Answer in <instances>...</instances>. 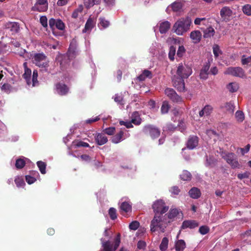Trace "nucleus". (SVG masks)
Returning a JSON list of instances; mask_svg holds the SVG:
<instances>
[{
	"label": "nucleus",
	"mask_w": 251,
	"mask_h": 251,
	"mask_svg": "<svg viewBox=\"0 0 251 251\" xmlns=\"http://www.w3.org/2000/svg\"><path fill=\"white\" fill-rule=\"evenodd\" d=\"M198 143L199 138L197 136H190L186 144L187 148L193 150L198 145Z\"/></svg>",
	"instance_id": "15"
},
{
	"label": "nucleus",
	"mask_w": 251,
	"mask_h": 251,
	"mask_svg": "<svg viewBox=\"0 0 251 251\" xmlns=\"http://www.w3.org/2000/svg\"><path fill=\"white\" fill-rule=\"evenodd\" d=\"M235 116L236 121L239 123L242 122L245 119L244 114L240 110H238L236 112Z\"/></svg>",
	"instance_id": "40"
},
{
	"label": "nucleus",
	"mask_w": 251,
	"mask_h": 251,
	"mask_svg": "<svg viewBox=\"0 0 251 251\" xmlns=\"http://www.w3.org/2000/svg\"><path fill=\"white\" fill-rule=\"evenodd\" d=\"M152 77V74L151 71L148 70H144L142 73L139 75L137 79L140 81H144L146 78H151Z\"/></svg>",
	"instance_id": "24"
},
{
	"label": "nucleus",
	"mask_w": 251,
	"mask_h": 251,
	"mask_svg": "<svg viewBox=\"0 0 251 251\" xmlns=\"http://www.w3.org/2000/svg\"><path fill=\"white\" fill-rule=\"evenodd\" d=\"M55 27L59 30H63L65 28V24L61 20L57 19Z\"/></svg>",
	"instance_id": "54"
},
{
	"label": "nucleus",
	"mask_w": 251,
	"mask_h": 251,
	"mask_svg": "<svg viewBox=\"0 0 251 251\" xmlns=\"http://www.w3.org/2000/svg\"><path fill=\"white\" fill-rule=\"evenodd\" d=\"M94 137L96 143L99 146L104 145L108 142L107 137L102 133H96Z\"/></svg>",
	"instance_id": "16"
},
{
	"label": "nucleus",
	"mask_w": 251,
	"mask_h": 251,
	"mask_svg": "<svg viewBox=\"0 0 251 251\" xmlns=\"http://www.w3.org/2000/svg\"><path fill=\"white\" fill-rule=\"evenodd\" d=\"M37 165L42 174H45L46 173V166L47 164L45 162L42 161H38L37 162Z\"/></svg>",
	"instance_id": "35"
},
{
	"label": "nucleus",
	"mask_w": 251,
	"mask_h": 251,
	"mask_svg": "<svg viewBox=\"0 0 251 251\" xmlns=\"http://www.w3.org/2000/svg\"><path fill=\"white\" fill-rule=\"evenodd\" d=\"M57 20H55L53 18H51L49 20V24L50 28L53 29L54 26L56 25Z\"/></svg>",
	"instance_id": "64"
},
{
	"label": "nucleus",
	"mask_w": 251,
	"mask_h": 251,
	"mask_svg": "<svg viewBox=\"0 0 251 251\" xmlns=\"http://www.w3.org/2000/svg\"><path fill=\"white\" fill-rule=\"evenodd\" d=\"M48 8V0H37L32 9L40 12H45Z\"/></svg>",
	"instance_id": "10"
},
{
	"label": "nucleus",
	"mask_w": 251,
	"mask_h": 251,
	"mask_svg": "<svg viewBox=\"0 0 251 251\" xmlns=\"http://www.w3.org/2000/svg\"><path fill=\"white\" fill-rule=\"evenodd\" d=\"M191 24V21L189 18L182 19L176 22L173 29L176 34L182 35L189 29Z\"/></svg>",
	"instance_id": "2"
},
{
	"label": "nucleus",
	"mask_w": 251,
	"mask_h": 251,
	"mask_svg": "<svg viewBox=\"0 0 251 251\" xmlns=\"http://www.w3.org/2000/svg\"><path fill=\"white\" fill-rule=\"evenodd\" d=\"M190 37L194 44H197L201 40V33L199 30H194L191 32Z\"/></svg>",
	"instance_id": "20"
},
{
	"label": "nucleus",
	"mask_w": 251,
	"mask_h": 251,
	"mask_svg": "<svg viewBox=\"0 0 251 251\" xmlns=\"http://www.w3.org/2000/svg\"><path fill=\"white\" fill-rule=\"evenodd\" d=\"M186 248V244L183 240H178L175 244V249L176 251H183Z\"/></svg>",
	"instance_id": "30"
},
{
	"label": "nucleus",
	"mask_w": 251,
	"mask_h": 251,
	"mask_svg": "<svg viewBox=\"0 0 251 251\" xmlns=\"http://www.w3.org/2000/svg\"><path fill=\"white\" fill-rule=\"evenodd\" d=\"M55 89L57 93L60 96H65L69 92V87L65 83L58 82L55 85Z\"/></svg>",
	"instance_id": "13"
},
{
	"label": "nucleus",
	"mask_w": 251,
	"mask_h": 251,
	"mask_svg": "<svg viewBox=\"0 0 251 251\" xmlns=\"http://www.w3.org/2000/svg\"><path fill=\"white\" fill-rule=\"evenodd\" d=\"M14 181L18 187H23L25 184L23 178L21 176L16 177Z\"/></svg>",
	"instance_id": "42"
},
{
	"label": "nucleus",
	"mask_w": 251,
	"mask_h": 251,
	"mask_svg": "<svg viewBox=\"0 0 251 251\" xmlns=\"http://www.w3.org/2000/svg\"><path fill=\"white\" fill-rule=\"evenodd\" d=\"M251 175L250 172L248 171H246L243 174H238L237 175V177L239 179H242L244 178H249L250 176Z\"/></svg>",
	"instance_id": "56"
},
{
	"label": "nucleus",
	"mask_w": 251,
	"mask_h": 251,
	"mask_svg": "<svg viewBox=\"0 0 251 251\" xmlns=\"http://www.w3.org/2000/svg\"><path fill=\"white\" fill-rule=\"evenodd\" d=\"M179 212V211L178 209H171L167 214L168 218L170 219H174L177 216Z\"/></svg>",
	"instance_id": "37"
},
{
	"label": "nucleus",
	"mask_w": 251,
	"mask_h": 251,
	"mask_svg": "<svg viewBox=\"0 0 251 251\" xmlns=\"http://www.w3.org/2000/svg\"><path fill=\"white\" fill-rule=\"evenodd\" d=\"M172 10L175 12L180 11L182 8V4L179 1H175L171 5Z\"/></svg>",
	"instance_id": "38"
},
{
	"label": "nucleus",
	"mask_w": 251,
	"mask_h": 251,
	"mask_svg": "<svg viewBox=\"0 0 251 251\" xmlns=\"http://www.w3.org/2000/svg\"><path fill=\"white\" fill-rule=\"evenodd\" d=\"M224 74L240 78H244L246 76L244 70L240 67H228L226 69Z\"/></svg>",
	"instance_id": "9"
},
{
	"label": "nucleus",
	"mask_w": 251,
	"mask_h": 251,
	"mask_svg": "<svg viewBox=\"0 0 251 251\" xmlns=\"http://www.w3.org/2000/svg\"><path fill=\"white\" fill-rule=\"evenodd\" d=\"M241 62L242 65H251V56H247L243 55L241 57Z\"/></svg>",
	"instance_id": "39"
},
{
	"label": "nucleus",
	"mask_w": 251,
	"mask_h": 251,
	"mask_svg": "<svg viewBox=\"0 0 251 251\" xmlns=\"http://www.w3.org/2000/svg\"><path fill=\"white\" fill-rule=\"evenodd\" d=\"M199 224L195 220H186L183 221L181 226L182 229L187 228H194L198 226Z\"/></svg>",
	"instance_id": "19"
},
{
	"label": "nucleus",
	"mask_w": 251,
	"mask_h": 251,
	"mask_svg": "<svg viewBox=\"0 0 251 251\" xmlns=\"http://www.w3.org/2000/svg\"><path fill=\"white\" fill-rule=\"evenodd\" d=\"M30 174L33 176H31V175H26L25 176V180L29 184H31L35 182L36 180L35 177L39 176V173L37 171H32L30 172Z\"/></svg>",
	"instance_id": "25"
},
{
	"label": "nucleus",
	"mask_w": 251,
	"mask_h": 251,
	"mask_svg": "<svg viewBox=\"0 0 251 251\" xmlns=\"http://www.w3.org/2000/svg\"><path fill=\"white\" fill-rule=\"evenodd\" d=\"M167 222L161 215L155 214L153 219L151 221L150 227L151 232H155L160 230L162 232H164L167 226Z\"/></svg>",
	"instance_id": "1"
},
{
	"label": "nucleus",
	"mask_w": 251,
	"mask_h": 251,
	"mask_svg": "<svg viewBox=\"0 0 251 251\" xmlns=\"http://www.w3.org/2000/svg\"><path fill=\"white\" fill-rule=\"evenodd\" d=\"M192 73L191 67L186 64L180 63L178 64L176 69V75L179 77L187 78Z\"/></svg>",
	"instance_id": "8"
},
{
	"label": "nucleus",
	"mask_w": 251,
	"mask_h": 251,
	"mask_svg": "<svg viewBox=\"0 0 251 251\" xmlns=\"http://www.w3.org/2000/svg\"><path fill=\"white\" fill-rule=\"evenodd\" d=\"M6 27L10 29L13 33H17L20 29L19 25L16 22H9L6 24Z\"/></svg>",
	"instance_id": "28"
},
{
	"label": "nucleus",
	"mask_w": 251,
	"mask_h": 251,
	"mask_svg": "<svg viewBox=\"0 0 251 251\" xmlns=\"http://www.w3.org/2000/svg\"><path fill=\"white\" fill-rule=\"evenodd\" d=\"M226 88L230 92L234 93L238 90L239 86L235 82H230L227 85Z\"/></svg>",
	"instance_id": "36"
},
{
	"label": "nucleus",
	"mask_w": 251,
	"mask_h": 251,
	"mask_svg": "<svg viewBox=\"0 0 251 251\" xmlns=\"http://www.w3.org/2000/svg\"><path fill=\"white\" fill-rule=\"evenodd\" d=\"M132 123L131 122V121H130V122H125V121H121L120 122V125L121 126H125L126 128H132L133 127V125H132Z\"/></svg>",
	"instance_id": "61"
},
{
	"label": "nucleus",
	"mask_w": 251,
	"mask_h": 251,
	"mask_svg": "<svg viewBox=\"0 0 251 251\" xmlns=\"http://www.w3.org/2000/svg\"><path fill=\"white\" fill-rule=\"evenodd\" d=\"M131 122L136 126H139L142 123L140 115L137 111H135L131 114Z\"/></svg>",
	"instance_id": "21"
},
{
	"label": "nucleus",
	"mask_w": 251,
	"mask_h": 251,
	"mask_svg": "<svg viewBox=\"0 0 251 251\" xmlns=\"http://www.w3.org/2000/svg\"><path fill=\"white\" fill-rule=\"evenodd\" d=\"M124 134L123 130H121L118 133L113 136L111 138V141L114 144H118L124 140L123 138Z\"/></svg>",
	"instance_id": "27"
},
{
	"label": "nucleus",
	"mask_w": 251,
	"mask_h": 251,
	"mask_svg": "<svg viewBox=\"0 0 251 251\" xmlns=\"http://www.w3.org/2000/svg\"><path fill=\"white\" fill-rule=\"evenodd\" d=\"M83 10V7L80 5L77 8L74 10L72 14V17L74 19H77L79 14L81 13Z\"/></svg>",
	"instance_id": "44"
},
{
	"label": "nucleus",
	"mask_w": 251,
	"mask_h": 251,
	"mask_svg": "<svg viewBox=\"0 0 251 251\" xmlns=\"http://www.w3.org/2000/svg\"><path fill=\"white\" fill-rule=\"evenodd\" d=\"M176 48L174 46H171L169 49L168 54L169 58L171 61H174L175 59V55L176 54Z\"/></svg>",
	"instance_id": "43"
},
{
	"label": "nucleus",
	"mask_w": 251,
	"mask_h": 251,
	"mask_svg": "<svg viewBox=\"0 0 251 251\" xmlns=\"http://www.w3.org/2000/svg\"><path fill=\"white\" fill-rule=\"evenodd\" d=\"M183 78L174 75L172 78L174 86L179 92H184L185 90V83Z\"/></svg>",
	"instance_id": "11"
},
{
	"label": "nucleus",
	"mask_w": 251,
	"mask_h": 251,
	"mask_svg": "<svg viewBox=\"0 0 251 251\" xmlns=\"http://www.w3.org/2000/svg\"><path fill=\"white\" fill-rule=\"evenodd\" d=\"M114 100L115 102L121 105H124V102L123 100V97L122 95H119L118 94H116L114 96Z\"/></svg>",
	"instance_id": "53"
},
{
	"label": "nucleus",
	"mask_w": 251,
	"mask_h": 251,
	"mask_svg": "<svg viewBox=\"0 0 251 251\" xmlns=\"http://www.w3.org/2000/svg\"><path fill=\"white\" fill-rule=\"evenodd\" d=\"M179 176L183 181H190L192 178L191 174L187 170H183Z\"/></svg>",
	"instance_id": "31"
},
{
	"label": "nucleus",
	"mask_w": 251,
	"mask_h": 251,
	"mask_svg": "<svg viewBox=\"0 0 251 251\" xmlns=\"http://www.w3.org/2000/svg\"><path fill=\"white\" fill-rule=\"evenodd\" d=\"M75 146L76 147H89V145L88 143L83 142L82 141H76Z\"/></svg>",
	"instance_id": "60"
},
{
	"label": "nucleus",
	"mask_w": 251,
	"mask_h": 251,
	"mask_svg": "<svg viewBox=\"0 0 251 251\" xmlns=\"http://www.w3.org/2000/svg\"><path fill=\"white\" fill-rule=\"evenodd\" d=\"M32 61L36 66L42 69H46L49 65L47 56L43 53H36L32 57Z\"/></svg>",
	"instance_id": "3"
},
{
	"label": "nucleus",
	"mask_w": 251,
	"mask_h": 251,
	"mask_svg": "<svg viewBox=\"0 0 251 251\" xmlns=\"http://www.w3.org/2000/svg\"><path fill=\"white\" fill-rule=\"evenodd\" d=\"M121 213L124 215H127L128 213L131 212V205L127 202L124 201L120 206Z\"/></svg>",
	"instance_id": "17"
},
{
	"label": "nucleus",
	"mask_w": 251,
	"mask_h": 251,
	"mask_svg": "<svg viewBox=\"0 0 251 251\" xmlns=\"http://www.w3.org/2000/svg\"><path fill=\"white\" fill-rule=\"evenodd\" d=\"M108 213H109L110 218L112 220H115L116 219H117V213H116V210L115 208H114L113 207L110 208V209H109V211H108Z\"/></svg>",
	"instance_id": "50"
},
{
	"label": "nucleus",
	"mask_w": 251,
	"mask_h": 251,
	"mask_svg": "<svg viewBox=\"0 0 251 251\" xmlns=\"http://www.w3.org/2000/svg\"><path fill=\"white\" fill-rule=\"evenodd\" d=\"M215 32L214 28L209 26L203 31V37L204 38H210L214 35Z\"/></svg>",
	"instance_id": "32"
},
{
	"label": "nucleus",
	"mask_w": 251,
	"mask_h": 251,
	"mask_svg": "<svg viewBox=\"0 0 251 251\" xmlns=\"http://www.w3.org/2000/svg\"><path fill=\"white\" fill-rule=\"evenodd\" d=\"M189 195L191 198L194 199L199 198L201 196V192L200 190L197 187L192 188L188 192Z\"/></svg>",
	"instance_id": "23"
},
{
	"label": "nucleus",
	"mask_w": 251,
	"mask_h": 251,
	"mask_svg": "<svg viewBox=\"0 0 251 251\" xmlns=\"http://www.w3.org/2000/svg\"><path fill=\"white\" fill-rule=\"evenodd\" d=\"M25 164V162L23 159L19 158L16 160L15 166L17 169H21L24 167Z\"/></svg>",
	"instance_id": "45"
},
{
	"label": "nucleus",
	"mask_w": 251,
	"mask_h": 251,
	"mask_svg": "<svg viewBox=\"0 0 251 251\" xmlns=\"http://www.w3.org/2000/svg\"><path fill=\"white\" fill-rule=\"evenodd\" d=\"M100 240L103 251H116L121 243V235L120 233L117 234L114 239V245L109 240L104 241L102 238Z\"/></svg>",
	"instance_id": "5"
},
{
	"label": "nucleus",
	"mask_w": 251,
	"mask_h": 251,
	"mask_svg": "<svg viewBox=\"0 0 251 251\" xmlns=\"http://www.w3.org/2000/svg\"><path fill=\"white\" fill-rule=\"evenodd\" d=\"M24 66L25 67V72L23 75V77L25 80L27 84L29 85L31 84V70L27 68L26 63H24Z\"/></svg>",
	"instance_id": "18"
},
{
	"label": "nucleus",
	"mask_w": 251,
	"mask_h": 251,
	"mask_svg": "<svg viewBox=\"0 0 251 251\" xmlns=\"http://www.w3.org/2000/svg\"><path fill=\"white\" fill-rule=\"evenodd\" d=\"M169 240L167 237H164L161 241V243L160 245L159 248L161 251H165L168 245Z\"/></svg>",
	"instance_id": "41"
},
{
	"label": "nucleus",
	"mask_w": 251,
	"mask_h": 251,
	"mask_svg": "<svg viewBox=\"0 0 251 251\" xmlns=\"http://www.w3.org/2000/svg\"><path fill=\"white\" fill-rule=\"evenodd\" d=\"M116 128L115 127H109L103 130V133L108 135H113L115 133Z\"/></svg>",
	"instance_id": "48"
},
{
	"label": "nucleus",
	"mask_w": 251,
	"mask_h": 251,
	"mask_svg": "<svg viewBox=\"0 0 251 251\" xmlns=\"http://www.w3.org/2000/svg\"><path fill=\"white\" fill-rule=\"evenodd\" d=\"M199 231L201 234L205 235L209 231V228L206 226H200Z\"/></svg>",
	"instance_id": "55"
},
{
	"label": "nucleus",
	"mask_w": 251,
	"mask_h": 251,
	"mask_svg": "<svg viewBox=\"0 0 251 251\" xmlns=\"http://www.w3.org/2000/svg\"><path fill=\"white\" fill-rule=\"evenodd\" d=\"M100 25L103 28H105L107 27L109 25V22L106 20L104 18H100Z\"/></svg>",
	"instance_id": "52"
},
{
	"label": "nucleus",
	"mask_w": 251,
	"mask_h": 251,
	"mask_svg": "<svg viewBox=\"0 0 251 251\" xmlns=\"http://www.w3.org/2000/svg\"><path fill=\"white\" fill-rule=\"evenodd\" d=\"M101 0H84V3L85 7L89 8L94 5H99L100 3Z\"/></svg>",
	"instance_id": "33"
},
{
	"label": "nucleus",
	"mask_w": 251,
	"mask_h": 251,
	"mask_svg": "<svg viewBox=\"0 0 251 251\" xmlns=\"http://www.w3.org/2000/svg\"><path fill=\"white\" fill-rule=\"evenodd\" d=\"M213 51L215 57H218L221 54V50L218 45H214L213 47Z\"/></svg>",
	"instance_id": "57"
},
{
	"label": "nucleus",
	"mask_w": 251,
	"mask_h": 251,
	"mask_svg": "<svg viewBox=\"0 0 251 251\" xmlns=\"http://www.w3.org/2000/svg\"><path fill=\"white\" fill-rule=\"evenodd\" d=\"M152 208L155 214L161 215L165 213L169 210V206L166 205L165 202L162 200H158L154 202Z\"/></svg>",
	"instance_id": "7"
},
{
	"label": "nucleus",
	"mask_w": 251,
	"mask_h": 251,
	"mask_svg": "<svg viewBox=\"0 0 251 251\" xmlns=\"http://www.w3.org/2000/svg\"><path fill=\"white\" fill-rule=\"evenodd\" d=\"M139 226V223L138 221H134L132 222L129 226V227L131 230H135Z\"/></svg>",
	"instance_id": "58"
},
{
	"label": "nucleus",
	"mask_w": 251,
	"mask_h": 251,
	"mask_svg": "<svg viewBox=\"0 0 251 251\" xmlns=\"http://www.w3.org/2000/svg\"><path fill=\"white\" fill-rule=\"evenodd\" d=\"M40 22L43 27H46L48 26V20L46 16H42L40 18Z\"/></svg>",
	"instance_id": "59"
},
{
	"label": "nucleus",
	"mask_w": 251,
	"mask_h": 251,
	"mask_svg": "<svg viewBox=\"0 0 251 251\" xmlns=\"http://www.w3.org/2000/svg\"><path fill=\"white\" fill-rule=\"evenodd\" d=\"M93 26H94L93 20L92 18H89L87 20V21L85 24V27L83 29V31H82L83 32H86L88 30H91L92 28L93 27Z\"/></svg>",
	"instance_id": "34"
},
{
	"label": "nucleus",
	"mask_w": 251,
	"mask_h": 251,
	"mask_svg": "<svg viewBox=\"0 0 251 251\" xmlns=\"http://www.w3.org/2000/svg\"><path fill=\"white\" fill-rule=\"evenodd\" d=\"M225 108L229 113H233L234 110V106L231 101L226 102L225 104Z\"/></svg>",
	"instance_id": "46"
},
{
	"label": "nucleus",
	"mask_w": 251,
	"mask_h": 251,
	"mask_svg": "<svg viewBox=\"0 0 251 251\" xmlns=\"http://www.w3.org/2000/svg\"><path fill=\"white\" fill-rule=\"evenodd\" d=\"M232 11L227 6L223 7L220 10V16L223 21L227 22L230 20Z\"/></svg>",
	"instance_id": "14"
},
{
	"label": "nucleus",
	"mask_w": 251,
	"mask_h": 251,
	"mask_svg": "<svg viewBox=\"0 0 251 251\" xmlns=\"http://www.w3.org/2000/svg\"><path fill=\"white\" fill-rule=\"evenodd\" d=\"M170 108V106L168 102L164 101L161 107V111L162 114H166L168 113Z\"/></svg>",
	"instance_id": "51"
},
{
	"label": "nucleus",
	"mask_w": 251,
	"mask_h": 251,
	"mask_svg": "<svg viewBox=\"0 0 251 251\" xmlns=\"http://www.w3.org/2000/svg\"><path fill=\"white\" fill-rule=\"evenodd\" d=\"M210 68V63H206L201 70L200 76L201 78L206 79L207 78L208 75L209 74V69Z\"/></svg>",
	"instance_id": "22"
},
{
	"label": "nucleus",
	"mask_w": 251,
	"mask_h": 251,
	"mask_svg": "<svg viewBox=\"0 0 251 251\" xmlns=\"http://www.w3.org/2000/svg\"><path fill=\"white\" fill-rule=\"evenodd\" d=\"M212 110L213 108L211 105H206L199 112V116L201 117L208 116L211 114Z\"/></svg>",
	"instance_id": "26"
},
{
	"label": "nucleus",
	"mask_w": 251,
	"mask_h": 251,
	"mask_svg": "<svg viewBox=\"0 0 251 251\" xmlns=\"http://www.w3.org/2000/svg\"><path fill=\"white\" fill-rule=\"evenodd\" d=\"M186 50L183 46H179L176 52V56L179 58L182 57L185 53Z\"/></svg>",
	"instance_id": "49"
},
{
	"label": "nucleus",
	"mask_w": 251,
	"mask_h": 251,
	"mask_svg": "<svg viewBox=\"0 0 251 251\" xmlns=\"http://www.w3.org/2000/svg\"><path fill=\"white\" fill-rule=\"evenodd\" d=\"M137 246L138 249H144L146 246V243L145 241L140 240L138 242Z\"/></svg>",
	"instance_id": "63"
},
{
	"label": "nucleus",
	"mask_w": 251,
	"mask_h": 251,
	"mask_svg": "<svg viewBox=\"0 0 251 251\" xmlns=\"http://www.w3.org/2000/svg\"><path fill=\"white\" fill-rule=\"evenodd\" d=\"M243 12L247 16H251V5L246 4L243 6Z\"/></svg>",
	"instance_id": "47"
},
{
	"label": "nucleus",
	"mask_w": 251,
	"mask_h": 251,
	"mask_svg": "<svg viewBox=\"0 0 251 251\" xmlns=\"http://www.w3.org/2000/svg\"><path fill=\"white\" fill-rule=\"evenodd\" d=\"M170 192H171L172 194H173L174 195H178L180 192V190L177 186H174L171 187L170 189Z\"/></svg>",
	"instance_id": "62"
},
{
	"label": "nucleus",
	"mask_w": 251,
	"mask_h": 251,
	"mask_svg": "<svg viewBox=\"0 0 251 251\" xmlns=\"http://www.w3.org/2000/svg\"><path fill=\"white\" fill-rule=\"evenodd\" d=\"M221 156L232 169L240 168L241 167L236 155L234 153L222 151Z\"/></svg>",
	"instance_id": "4"
},
{
	"label": "nucleus",
	"mask_w": 251,
	"mask_h": 251,
	"mask_svg": "<svg viewBox=\"0 0 251 251\" xmlns=\"http://www.w3.org/2000/svg\"><path fill=\"white\" fill-rule=\"evenodd\" d=\"M142 131L144 134L150 136L152 139L157 138L160 135V129L152 125H145L143 127Z\"/></svg>",
	"instance_id": "6"
},
{
	"label": "nucleus",
	"mask_w": 251,
	"mask_h": 251,
	"mask_svg": "<svg viewBox=\"0 0 251 251\" xmlns=\"http://www.w3.org/2000/svg\"><path fill=\"white\" fill-rule=\"evenodd\" d=\"M171 24L168 21H165L161 23L159 25V31L161 34L166 33L170 29Z\"/></svg>",
	"instance_id": "29"
},
{
	"label": "nucleus",
	"mask_w": 251,
	"mask_h": 251,
	"mask_svg": "<svg viewBox=\"0 0 251 251\" xmlns=\"http://www.w3.org/2000/svg\"><path fill=\"white\" fill-rule=\"evenodd\" d=\"M165 94L174 102H179L182 101V98L178 96L176 91L173 89L167 88L165 90Z\"/></svg>",
	"instance_id": "12"
}]
</instances>
